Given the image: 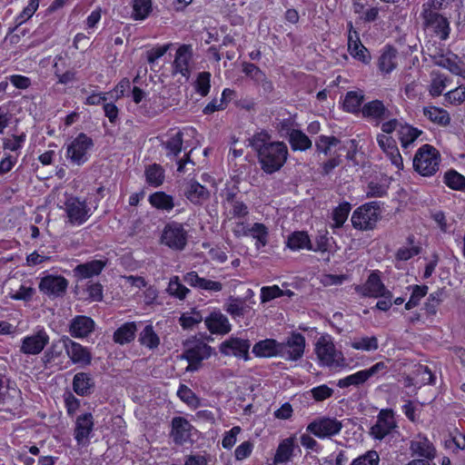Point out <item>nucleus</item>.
Wrapping results in <instances>:
<instances>
[{
    "label": "nucleus",
    "mask_w": 465,
    "mask_h": 465,
    "mask_svg": "<svg viewBox=\"0 0 465 465\" xmlns=\"http://www.w3.org/2000/svg\"><path fill=\"white\" fill-rule=\"evenodd\" d=\"M95 323L88 316L78 315L74 317L69 324V332L72 337L83 339L89 336L94 331Z\"/></svg>",
    "instance_id": "dca6fc26"
},
{
    "label": "nucleus",
    "mask_w": 465,
    "mask_h": 465,
    "mask_svg": "<svg viewBox=\"0 0 465 465\" xmlns=\"http://www.w3.org/2000/svg\"><path fill=\"white\" fill-rule=\"evenodd\" d=\"M351 211V205L348 203H341L332 212V220L334 221V227H341L343 225L348 218Z\"/></svg>",
    "instance_id": "5fc2aeb1"
},
{
    "label": "nucleus",
    "mask_w": 465,
    "mask_h": 465,
    "mask_svg": "<svg viewBox=\"0 0 465 465\" xmlns=\"http://www.w3.org/2000/svg\"><path fill=\"white\" fill-rule=\"evenodd\" d=\"M340 143V140L335 136L321 135L315 141V149L319 153L329 155L331 149Z\"/></svg>",
    "instance_id": "09e8293b"
},
{
    "label": "nucleus",
    "mask_w": 465,
    "mask_h": 465,
    "mask_svg": "<svg viewBox=\"0 0 465 465\" xmlns=\"http://www.w3.org/2000/svg\"><path fill=\"white\" fill-rule=\"evenodd\" d=\"M94 146L93 140L85 134H79L66 144V158L73 164L82 165L88 160V152Z\"/></svg>",
    "instance_id": "20e7f679"
},
{
    "label": "nucleus",
    "mask_w": 465,
    "mask_h": 465,
    "mask_svg": "<svg viewBox=\"0 0 465 465\" xmlns=\"http://www.w3.org/2000/svg\"><path fill=\"white\" fill-rule=\"evenodd\" d=\"M67 280L60 275H47L44 277L40 283V291H65L67 288Z\"/></svg>",
    "instance_id": "7c9ffc66"
},
{
    "label": "nucleus",
    "mask_w": 465,
    "mask_h": 465,
    "mask_svg": "<svg viewBox=\"0 0 465 465\" xmlns=\"http://www.w3.org/2000/svg\"><path fill=\"white\" fill-rule=\"evenodd\" d=\"M396 54L397 52L392 47H387V49L381 54L379 58V68L381 72L389 74L395 69Z\"/></svg>",
    "instance_id": "e433bc0d"
},
{
    "label": "nucleus",
    "mask_w": 465,
    "mask_h": 465,
    "mask_svg": "<svg viewBox=\"0 0 465 465\" xmlns=\"http://www.w3.org/2000/svg\"><path fill=\"white\" fill-rule=\"evenodd\" d=\"M106 262L102 260H93L77 265L74 269V276L79 281L92 278L101 273Z\"/></svg>",
    "instance_id": "b1692460"
},
{
    "label": "nucleus",
    "mask_w": 465,
    "mask_h": 465,
    "mask_svg": "<svg viewBox=\"0 0 465 465\" xmlns=\"http://www.w3.org/2000/svg\"><path fill=\"white\" fill-rule=\"evenodd\" d=\"M183 143V134L182 131H177L173 134H170L167 141L163 142V146L167 151V156L176 157L182 151Z\"/></svg>",
    "instance_id": "f704fd0d"
},
{
    "label": "nucleus",
    "mask_w": 465,
    "mask_h": 465,
    "mask_svg": "<svg viewBox=\"0 0 465 465\" xmlns=\"http://www.w3.org/2000/svg\"><path fill=\"white\" fill-rule=\"evenodd\" d=\"M139 342L149 349H154L158 347L160 339L153 331L152 325H146L140 332Z\"/></svg>",
    "instance_id": "a18cd8bd"
},
{
    "label": "nucleus",
    "mask_w": 465,
    "mask_h": 465,
    "mask_svg": "<svg viewBox=\"0 0 465 465\" xmlns=\"http://www.w3.org/2000/svg\"><path fill=\"white\" fill-rule=\"evenodd\" d=\"M178 397L189 406L197 408L200 405V401L194 392L186 385L182 384L177 391Z\"/></svg>",
    "instance_id": "13d9d810"
},
{
    "label": "nucleus",
    "mask_w": 465,
    "mask_h": 465,
    "mask_svg": "<svg viewBox=\"0 0 465 465\" xmlns=\"http://www.w3.org/2000/svg\"><path fill=\"white\" fill-rule=\"evenodd\" d=\"M413 452L423 456L427 459L434 457V448L432 444L426 438H418L411 442V446Z\"/></svg>",
    "instance_id": "37998d69"
},
{
    "label": "nucleus",
    "mask_w": 465,
    "mask_h": 465,
    "mask_svg": "<svg viewBox=\"0 0 465 465\" xmlns=\"http://www.w3.org/2000/svg\"><path fill=\"white\" fill-rule=\"evenodd\" d=\"M186 198L195 204H201L210 197L209 191L198 182L191 180L184 193Z\"/></svg>",
    "instance_id": "cd10ccee"
},
{
    "label": "nucleus",
    "mask_w": 465,
    "mask_h": 465,
    "mask_svg": "<svg viewBox=\"0 0 465 465\" xmlns=\"http://www.w3.org/2000/svg\"><path fill=\"white\" fill-rule=\"evenodd\" d=\"M447 78L443 74L436 72L431 74V84L429 92L432 96H440L446 87Z\"/></svg>",
    "instance_id": "603ef678"
},
{
    "label": "nucleus",
    "mask_w": 465,
    "mask_h": 465,
    "mask_svg": "<svg viewBox=\"0 0 465 465\" xmlns=\"http://www.w3.org/2000/svg\"><path fill=\"white\" fill-rule=\"evenodd\" d=\"M132 18L144 20L152 12V0H133Z\"/></svg>",
    "instance_id": "c03bdc74"
},
{
    "label": "nucleus",
    "mask_w": 465,
    "mask_h": 465,
    "mask_svg": "<svg viewBox=\"0 0 465 465\" xmlns=\"http://www.w3.org/2000/svg\"><path fill=\"white\" fill-rule=\"evenodd\" d=\"M388 186L382 183L371 182L367 187L368 197H382L387 194Z\"/></svg>",
    "instance_id": "0e129e2a"
},
{
    "label": "nucleus",
    "mask_w": 465,
    "mask_h": 465,
    "mask_svg": "<svg viewBox=\"0 0 465 465\" xmlns=\"http://www.w3.org/2000/svg\"><path fill=\"white\" fill-rule=\"evenodd\" d=\"M249 235L256 240V247L260 249L268 243V228L261 223H255L250 227Z\"/></svg>",
    "instance_id": "a19ab883"
},
{
    "label": "nucleus",
    "mask_w": 465,
    "mask_h": 465,
    "mask_svg": "<svg viewBox=\"0 0 465 465\" xmlns=\"http://www.w3.org/2000/svg\"><path fill=\"white\" fill-rule=\"evenodd\" d=\"M408 243L411 245L410 247H401L397 250L395 253V258L397 261H408L413 256L419 254L420 252V247L414 245V236L410 235L407 238Z\"/></svg>",
    "instance_id": "de8ad7c7"
},
{
    "label": "nucleus",
    "mask_w": 465,
    "mask_h": 465,
    "mask_svg": "<svg viewBox=\"0 0 465 465\" xmlns=\"http://www.w3.org/2000/svg\"><path fill=\"white\" fill-rule=\"evenodd\" d=\"M94 428V418L91 413H84L76 418L74 439L79 446H86Z\"/></svg>",
    "instance_id": "4468645a"
},
{
    "label": "nucleus",
    "mask_w": 465,
    "mask_h": 465,
    "mask_svg": "<svg viewBox=\"0 0 465 465\" xmlns=\"http://www.w3.org/2000/svg\"><path fill=\"white\" fill-rule=\"evenodd\" d=\"M351 346L355 350L364 351H376L379 347L378 339L375 336H364L360 338H355Z\"/></svg>",
    "instance_id": "8fccbe9b"
},
{
    "label": "nucleus",
    "mask_w": 465,
    "mask_h": 465,
    "mask_svg": "<svg viewBox=\"0 0 465 465\" xmlns=\"http://www.w3.org/2000/svg\"><path fill=\"white\" fill-rule=\"evenodd\" d=\"M193 426L183 417H175L172 420V437L176 444H183L190 440Z\"/></svg>",
    "instance_id": "4be33fe9"
},
{
    "label": "nucleus",
    "mask_w": 465,
    "mask_h": 465,
    "mask_svg": "<svg viewBox=\"0 0 465 465\" xmlns=\"http://www.w3.org/2000/svg\"><path fill=\"white\" fill-rule=\"evenodd\" d=\"M315 351L322 365L330 368L344 365L342 353L336 350L332 341L326 337H321L316 343Z\"/></svg>",
    "instance_id": "39448f33"
},
{
    "label": "nucleus",
    "mask_w": 465,
    "mask_h": 465,
    "mask_svg": "<svg viewBox=\"0 0 465 465\" xmlns=\"http://www.w3.org/2000/svg\"><path fill=\"white\" fill-rule=\"evenodd\" d=\"M172 44L152 48L146 52V59L149 64H153L157 59L163 56L170 49Z\"/></svg>",
    "instance_id": "e2e57ef3"
},
{
    "label": "nucleus",
    "mask_w": 465,
    "mask_h": 465,
    "mask_svg": "<svg viewBox=\"0 0 465 465\" xmlns=\"http://www.w3.org/2000/svg\"><path fill=\"white\" fill-rule=\"evenodd\" d=\"M230 213L234 218H244L249 213V210L247 205L239 200L230 205Z\"/></svg>",
    "instance_id": "774afa93"
},
{
    "label": "nucleus",
    "mask_w": 465,
    "mask_h": 465,
    "mask_svg": "<svg viewBox=\"0 0 465 465\" xmlns=\"http://www.w3.org/2000/svg\"><path fill=\"white\" fill-rule=\"evenodd\" d=\"M49 341L47 333L41 330L35 334L27 336L23 340L21 351L25 354H39Z\"/></svg>",
    "instance_id": "6ab92c4d"
},
{
    "label": "nucleus",
    "mask_w": 465,
    "mask_h": 465,
    "mask_svg": "<svg viewBox=\"0 0 465 465\" xmlns=\"http://www.w3.org/2000/svg\"><path fill=\"white\" fill-rule=\"evenodd\" d=\"M361 112L364 118L375 122L376 124H381L391 116L390 110L380 100H373L365 104Z\"/></svg>",
    "instance_id": "412c9836"
},
{
    "label": "nucleus",
    "mask_w": 465,
    "mask_h": 465,
    "mask_svg": "<svg viewBox=\"0 0 465 465\" xmlns=\"http://www.w3.org/2000/svg\"><path fill=\"white\" fill-rule=\"evenodd\" d=\"M454 0H429L422 5L423 10H427V6L429 7V11L439 12L441 10H446L450 6H452Z\"/></svg>",
    "instance_id": "052dcab7"
},
{
    "label": "nucleus",
    "mask_w": 465,
    "mask_h": 465,
    "mask_svg": "<svg viewBox=\"0 0 465 465\" xmlns=\"http://www.w3.org/2000/svg\"><path fill=\"white\" fill-rule=\"evenodd\" d=\"M193 58V48L191 45H182L176 51L173 60L175 73L189 78L191 74L190 62Z\"/></svg>",
    "instance_id": "a211bd4d"
},
{
    "label": "nucleus",
    "mask_w": 465,
    "mask_h": 465,
    "mask_svg": "<svg viewBox=\"0 0 465 465\" xmlns=\"http://www.w3.org/2000/svg\"><path fill=\"white\" fill-rule=\"evenodd\" d=\"M424 115L427 116L431 122L440 124L448 125L450 118L447 111L435 107L430 106L423 109Z\"/></svg>",
    "instance_id": "79ce46f5"
},
{
    "label": "nucleus",
    "mask_w": 465,
    "mask_h": 465,
    "mask_svg": "<svg viewBox=\"0 0 465 465\" xmlns=\"http://www.w3.org/2000/svg\"><path fill=\"white\" fill-rule=\"evenodd\" d=\"M369 378L365 370L360 371L354 374L349 375L338 381L340 388H346L351 385L358 386L364 383Z\"/></svg>",
    "instance_id": "3c124183"
},
{
    "label": "nucleus",
    "mask_w": 465,
    "mask_h": 465,
    "mask_svg": "<svg viewBox=\"0 0 465 465\" xmlns=\"http://www.w3.org/2000/svg\"><path fill=\"white\" fill-rule=\"evenodd\" d=\"M420 134V131L413 128L409 124H401L398 129L399 140L401 141V146L403 148H407L410 144H411Z\"/></svg>",
    "instance_id": "4c0bfd02"
},
{
    "label": "nucleus",
    "mask_w": 465,
    "mask_h": 465,
    "mask_svg": "<svg viewBox=\"0 0 465 465\" xmlns=\"http://www.w3.org/2000/svg\"><path fill=\"white\" fill-rule=\"evenodd\" d=\"M184 282L193 288H199L205 291H220L223 288L219 282L201 278L195 272H188L184 276Z\"/></svg>",
    "instance_id": "c85d7f7f"
},
{
    "label": "nucleus",
    "mask_w": 465,
    "mask_h": 465,
    "mask_svg": "<svg viewBox=\"0 0 465 465\" xmlns=\"http://www.w3.org/2000/svg\"><path fill=\"white\" fill-rule=\"evenodd\" d=\"M149 202L153 207L163 211H171L174 207L173 198L164 192L151 194Z\"/></svg>",
    "instance_id": "c9c22d12"
},
{
    "label": "nucleus",
    "mask_w": 465,
    "mask_h": 465,
    "mask_svg": "<svg viewBox=\"0 0 465 465\" xmlns=\"http://www.w3.org/2000/svg\"><path fill=\"white\" fill-rule=\"evenodd\" d=\"M445 98L451 104H461L465 101V87L460 85L448 92Z\"/></svg>",
    "instance_id": "338daca9"
},
{
    "label": "nucleus",
    "mask_w": 465,
    "mask_h": 465,
    "mask_svg": "<svg viewBox=\"0 0 465 465\" xmlns=\"http://www.w3.org/2000/svg\"><path fill=\"white\" fill-rule=\"evenodd\" d=\"M348 35V51L351 56L359 61L367 64L371 60V55L367 48L361 44L358 37L357 32L353 29L352 24L349 23Z\"/></svg>",
    "instance_id": "f3484780"
},
{
    "label": "nucleus",
    "mask_w": 465,
    "mask_h": 465,
    "mask_svg": "<svg viewBox=\"0 0 465 465\" xmlns=\"http://www.w3.org/2000/svg\"><path fill=\"white\" fill-rule=\"evenodd\" d=\"M425 50L435 64L465 78V64L459 59L458 55L445 48L440 43L430 39L425 45Z\"/></svg>",
    "instance_id": "f03ea898"
},
{
    "label": "nucleus",
    "mask_w": 465,
    "mask_h": 465,
    "mask_svg": "<svg viewBox=\"0 0 465 465\" xmlns=\"http://www.w3.org/2000/svg\"><path fill=\"white\" fill-rule=\"evenodd\" d=\"M281 357L286 361H298L303 356L305 349V338L298 332H292L285 342H280Z\"/></svg>",
    "instance_id": "1a4fd4ad"
},
{
    "label": "nucleus",
    "mask_w": 465,
    "mask_h": 465,
    "mask_svg": "<svg viewBox=\"0 0 465 465\" xmlns=\"http://www.w3.org/2000/svg\"><path fill=\"white\" fill-rule=\"evenodd\" d=\"M94 382L92 377L85 372H78L74 376L73 389L80 396H86L92 393Z\"/></svg>",
    "instance_id": "c756f323"
},
{
    "label": "nucleus",
    "mask_w": 465,
    "mask_h": 465,
    "mask_svg": "<svg viewBox=\"0 0 465 465\" xmlns=\"http://www.w3.org/2000/svg\"><path fill=\"white\" fill-rule=\"evenodd\" d=\"M187 233L177 223L167 224L162 234V242L170 248L183 250L186 245Z\"/></svg>",
    "instance_id": "9d476101"
},
{
    "label": "nucleus",
    "mask_w": 465,
    "mask_h": 465,
    "mask_svg": "<svg viewBox=\"0 0 465 465\" xmlns=\"http://www.w3.org/2000/svg\"><path fill=\"white\" fill-rule=\"evenodd\" d=\"M440 155L430 144L422 145L413 158V167L422 176H431L439 171Z\"/></svg>",
    "instance_id": "7ed1b4c3"
},
{
    "label": "nucleus",
    "mask_w": 465,
    "mask_h": 465,
    "mask_svg": "<svg viewBox=\"0 0 465 465\" xmlns=\"http://www.w3.org/2000/svg\"><path fill=\"white\" fill-rule=\"evenodd\" d=\"M396 428L394 414L391 410H381L376 423L371 426L370 434L376 440H382Z\"/></svg>",
    "instance_id": "9b49d317"
},
{
    "label": "nucleus",
    "mask_w": 465,
    "mask_h": 465,
    "mask_svg": "<svg viewBox=\"0 0 465 465\" xmlns=\"http://www.w3.org/2000/svg\"><path fill=\"white\" fill-rule=\"evenodd\" d=\"M289 142L294 151H305L312 147V141L301 130L293 129L289 134Z\"/></svg>",
    "instance_id": "72a5a7b5"
},
{
    "label": "nucleus",
    "mask_w": 465,
    "mask_h": 465,
    "mask_svg": "<svg viewBox=\"0 0 465 465\" xmlns=\"http://www.w3.org/2000/svg\"><path fill=\"white\" fill-rule=\"evenodd\" d=\"M281 349L282 346H280L276 340L266 339L257 342L252 348V352L258 357H281Z\"/></svg>",
    "instance_id": "a878e982"
},
{
    "label": "nucleus",
    "mask_w": 465,
    "mask_h": 465,
    "mask_svg": "<svg viewBox=\"0 0 465 465\" xmlns=\"http://www.w3.org/2000/svg\"><path fill=\"white\" fill-rule=\"evenodd\" d=\"M242 67L245 75L257 84L262 85L265 92L269 93L272 91V83L267 79L266 74L258 66L251 63L243 62Z\"/></svg>",
    "instance_id": "393cba45"
},
{
    "label": "nucleus",
    "mask_w": 465,
    "mask_h": 465,
    "mask_svg": "<svg viewBox=\"0 0 465 465\" xmlns=\"http://www.w3.org/2000/svg\"><path fill=\"white\" fill-rule=\"evenodd\" d=\"M211 74L209 72H201L198 74L194 83L195 91L201 96H206L210 91Z\"/></svg>",
    "instance_id": "864d4df0"
},
{
    "label": "nucleus",
    "mask_w": 465,
    "mask_h": 465,
    "mask_svg": "<svg viewBox=\"0 0 465 465\" xmlns=\"http://www.w3.org/2000/svg\"><path fill=\"white\" fill-rule=\"evenodd\" d=\"M379 219V208L376 203H366L358 208L351 216L352 225L360 230H371Z\"/></svg>",
    "instance_id": "0eeeda50"
},
{
    "label": "nucleus",
    "mask_w": 465,
    "mask_h": 465,
    "mask_svg": "<svg viewBox=\"0 0 465 465\" xmlns=\"http://www.w3.org/2000/svg\"><path fill=\"white\" fill-rule=\"evenodd\" d=\"M146 181L155 187L160 186L164 180V171L159 164L149 165L145 170Z\"/></svg>",
    "instance_id": "49530a36"
},
{
    "label": "nucleus",
    "mask_w": 465,
    "mask_h": 465,
    "mask_svg": "<svg viewBox=\"0 0 465 465\" xmlns=\"http://www.w3.org/2000/svg\"><path fill=\"white\" fill-rule=\"evenodd\" d=\"M226 311L232 316H241L246 312L247 309L251 308L247 301H242L235 298H230L227 303Z\"/></svg>",
    "instance_id": "6e6d98bb"
},
{
    "label": "nucleus",
    "mask_w": 465,
    "mask_h": 465,
    "mask_svg": "<svg viewBox=\"0 0 465 465\" xmlns=\"http://www.w3.org/2000/svg\"><path fill=\"white\" fill-rule=\"evenodd\" d=\"M377 142L381 149L387 154L391 163L397 169L401 170L403 168V161L394 139L386 134H378Z\"/></svg>",
    "instance_id": "aec40b11"
},
{
    "label": "nucleus",
    "mask_w": 465,
    "mask_h": 465,
    "mask_svg": "<svg viewBox=\"0 0 465 465\" xmlns=\"http://www.w3.org/2000/svg\"><path fill=\"white\" fill-rule=\"evenodd\" d=\"M445 183L453 190L465 188V177L456 171H449L445 173Z\"/></svg>",
    "instance_id": "4d7b16f0"
},
{
    "label": "nucleus",
    "mask_w": 465,
    "mask_h": 465,
    "mask_svg": "<svg viewBox=\"0 0 465 465\" xmlns=\"http://www.w3.org/2000/svg\"><path fill=\"white\" fill-rule=\"evenodd\" d=\"M251 344L248 340L239 338H230L221 344V352L224 355H234L238 357H247Z\"/></svg>",
    "instance_id": "5701e85b"
},
{
    "label": "nucleus",
    "mask_w": 465,
    "mask_h": 465,
    "mask_svg": "<svg viewBox=\"0 0 465 465\" xmlns=\"http://www.w3.org/2000/svg\"><path fill=\"white\" fill-rule=\"evenodd\" d=\"M446 15L451 16L450 13H444L443 15L438 12L429 11L422 9L421 16L423 18V25L425 28L430 30L440 40H446L450 35V23Z\"/></svg>",
    "instance_id": "423d86ee"
},
{
    "label": "nucleus",
    "mask_w": 465,
    "mask_h": 465,
    "mask_svg": "<svg viewBox=\"0 0 465 465\" xmlns=\"http://www.w3.org/2000/svg\"><path fill=\"white\" fill-rule=\"evenodd\" d=\"M293 447H294V438L290 437L285 440H283L276 451L274 461L275 462H286L288 461L293 452Z\"/></svg>",
    "instance_id": "58836bf2"
},
{
    "label": "nucleus",
    "mask_w": 465,
    "mask_h": 465,
    "mask_svg": "<svg viewBox=\"0 0 465 465\" xmlns=\"http://www.w3.org/2000/svg\"><path fill=\"white\" fill-rule=\"evenodd\" d=\"M205 323L212 333L225 334L231 331V324L221 312H213L206 318Z\"/></svg>",
    "instance_id": "bb28decb"
},
{
    "label": "nucleus",
    "mask_w": 465,
    "mask_h": 465,
    "mask_svg": "<svg viewBox=\"0 0 465 465\" xmlns=\"http://www.w3.org/2000/svg\"><path fill=\"white\" fill-rule=\"evenodd\" d=\"M266 132L254 134L250 140V145L257 153L262 170L272 174L278 172L286 163L288 148L283 142H272Z\"/></svg>",
    "instance_id": "f257e3e1"
},
{
    "label": "nucleus",
    "mask_w": 465,
    "mask_h": 465,
    "mask_svg": "<svg viewBox=\"0 0 465 465\" xmlns=\"http://www.w3.org/2000/svg\"><path fill=\"white\" fill-rule=\"evenodd\" d=\"M363 100L364 95L362 92L350 91L345 95L343 108L349 113H357L360 111Z\"/></svg>",
    "instance_id": "ea45409f"
},
{
    "label": "nucleus",
    "mask_w": 465,
    "mask_h": 465,
    "mask_svg": "<svg viewBox=\"0 0 465 465\" xmlns=\"http://www.w3.org/2000/svg\"><path fill=\"white\" fill-rule=\"evenodd\" d=\"M286 244L287 247L293 251H297L300 249H312L309 235L305 232H292L288 236Z\"/></svg>",
    "instance_id": "473e14b6"
},
{
    "label": "nucleus",
    "mask_w": 465,
    "mask_h": 465,
    "mask_svg": "<svg viewBox=\"0 0 465 465\" xmlns=\"http://www.w3.org/2000/svg\"><path fill=\"white\" fill-rule=\"evenodd\" d=\"M136 331L134 322H126L114 331V341L119 344L129 343L134 339Z\"/></svg>",
    "instance_id": "2f4dec72"
},
{
    "label": "nucleus",
    "mask_w": 465,
    "mask_h": 465,
    "mask_svg": "<svg viewBox=\"0 0 465 465\" xmlns=\"http://www.w3.org/2000/svg\"><path fill=\"white\" fill-rule=\"evenodd\" d=\"M311 392L315 401H322L330 398L333 393V390L327 385H321L312 389Z\"/></svg>",
    "instance_id": "69168bd1"
},
{
    "label": "nucleus",
    "mask_w": 465,
    "mask_h": 465,
    "mask_svg": "<svg viewBox=\"0 0 465 465\" xmlns=\"http://www.w3.org/2000/svg\"><path fill=\"white\" fill-rule=\"evenodd\" d=\"M65 212L69 222L73 224H82L89 216L84 202L74 197H70L65 202Z\"/></svg>",
    "instance_id": "2eb2a0df"
},
{
    "label": "nucleus",
    "mask_w": 465,
    "mask_h": 465,
    "mask_svg": "<svg viewBox=\"0 0 465 465\" xmlns=\"http://www.w3.org/2000/svg\"><path fill=\"white\" fill-rule=\"evenodd\" d=\"M202 315L199 312L183 313L180 318V323L183 329H191L202 322Z\"/></svg>",
    "instance_id": "680f3d73"
},
{
    "label": "nucleus",
    "mask_w": 465,
    "mask_h": 465,
    "mask_svg": "<svg viewBox=\"0 0 465 465\" xmlns=\"http://www.w3.org/2000/svg\"><path fill=\"white\" fill-rule=\"evenodd\" d=\"M67 356L74 364L88 365L91 363L92 356L90 351L80 343L64 336L61 339Z\"/></svg>",
    "instance_id": "ddd939ff"
},
{
    "label": "nucleus",
    "mask_w": 465,
    "mask_h": 465,
    "mask_svg": "<svg viewBox=\"0 0 465 465\" xmlns=\"http://www.w3.org/2000/svg\"><path fill=\"white\" fill-rule=\"evenodd\" d=\"M379 460L380 458L378 453L374 450H370L364 455L355 459L351 465H378Z\"/></svg>",
    "instance_id": "bf43d9fd"
},
{
    "label": "nucleus",
    "mask_w": 465,
    "mask_h": 465,
    "mask_svg": "<svg viewBox=\"0 0 465 465\" xmlns=\"http://www.w3.org/2000/svg\"><path fill=\"white\" fill-rule=\"evenodd\" d=\"M212 348L204 342H196L193 347L188 348L182 354L181 358L188 361L187 371L198 370L201 361L211 355Z\"/></svg>",
    "instance_id": "f8f14e48"
},
{
    "label": "nucleus",
    "mask_w": 465,
    "mask_h": 465,
    "mask_svg": "<svg viewBox=\"0 0 465 465\" xmlns=\"http://www.w3.org/2000/svg\"><path fill=\"white\" fill-rule=\"evenodd\" d=\"M341 428L342 424L337 419L323 417L312 421L307 426V431L318 438H326L338 434Z\"/></svg>",
    "instance_id": "6e6552de"
}]
</instances>
